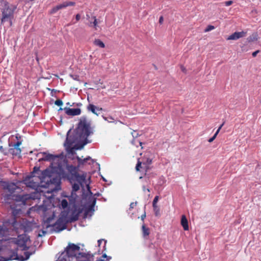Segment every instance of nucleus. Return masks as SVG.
<instances>
[{
  "instance_id": "27",
  "label": "nucleus",
  "mask_w": 261,
  "mask_h": 261,
  "mask_svg": "<svg viewBox=\"0 0 261 261\" xmlns=\"http://www.w3.org/2000/svg\"><path fill=\"white\" fill-rule=\"evenodd\" d=\"M72 191L74 192H76L80 189V185H82V184H80L79 182H72Z\"/></svg>"
},
{
  "instance_id": "57",
  "label": "nucleus",
  "mask_w": 261,
  "mask_h": 261,
  "mask_svg": "<svg viewBox=\"0 0 261 261\" xmlns=\"http://www.w3.org/2000/svg\"><path fill=\"white\" fill-rule=\"evenodd\" d=\"M87 18H89V15L87 14Z\"/></svg>"
},
{
  "instance_id": "47",
  "label": "nucleus",
  "mask_w": 261,
  "mask_h": 261,
  "mask_svg": "<svg viewBox=\"0 0 261 261\" xmlns=\"http://www.w3.org/2000/svg\"><path fill=\"white\" fill-rule=\"evenodd\" d=\"M181 69L182 72H186V68L183 66H181Z\"/></svg>"
},
{
  "instance_id": "30",
  "label": "nucleus",
  "mask_w": 261,
  "mask_h": 261,
  "mask_svg": "<svg viewBox=\"0 0 261 261\" xmlns=\"http://www.w3.org/2000/svg\"><path fill=\"white\" fill-rule=\"evenodd\" d=\"M102 118L106 121H107L109 123H112L113 122L114 118L112 116H109L108 117L102 116Z\"/></svg>"
},
{
  "instance_id": "44",
  "label": "nucleus",
  "mask_w": 261,
  "mask_h": 261,
  "mask_svg": "<svg viewBox=\"0 0 261 261\" xmlns=\"http://www.w3.org/2000/svg\"><path fill=\"white\" fill-rule=\"evenodd\" d=\"M145 217H146V213H145V212H144V213L143 215H142L141 216V220L142 221H144V220L145 218Z\"/></svg>"
},
{
  "instance_id": "23",
  "label": "nucleus",
  "mask_w": 261,
  "mask_h": 261,
  "mask_svg": "<svg viewBox=\"0 0 261 261\" xmlns=\"http://www.w3.org/2000/svg\"><path fill=\"white\" fill-rule=\"evenodd\" d=\"M224 123L223 122L219 127V128H218V129L217 130L216 132L215 133V134H214V135L209 140H208V142H212L216 138V137H217V135L218 134V133H219L220 129H221L222 127L223 126V125H224Z\"/></svg>"
},
{
  "instance_id": "13",
  "label": "nucleus",
  "mask_w": 261,
  "mask_h": 261,
  "mask_svg": "<svg viewBox=\"0 0 261 261\" xmlns=\"http://www.w3.org/2000/svg\"><path fill=\"white\" fill-rule=\"evenodd\" d=\"M68 178L71 184H72V182L74 181L82 184L85 180V176L84 175H80L78 173V172L74 175L72 177H68Z\"/></svg>"
},
{
  "instance_id": "4",
  "label": "nucleus",
  "mask_w": 261,
  "mask_h": 261,
  "mask_svg": "<svg viewBox=\"0 0 261 261\" xmlns=\"http://www.w3.org/2000/svg\"><path fill=\"white\" fill-rule=\"evenodd\" d=\"M2 7L1 10L2 12V23L6 21H9L10 25H12V19L14 18V12L17 8L16 5L10 4L5 0H0Z\"/></svg>"
},
{
  "instance_id": "37",
  "label": "nucleus",
  "mask_w": 261,
  "mask_h": 261,
  "mask_svg": "<svg viewBox=\"0 0 261 261\" xmlns=\"http://www.w3.org/2000/svg\"><path fill=\"white\" fill-rule=\"evenodd\" d=\"M55 105H56L58 106H60L62 105L63 102L61 99H58L55 101Z\"/></svg>"
},
{
  "instance_id": "1",
  "label": "nucleus",
  "mask_w": 261,
  "mask_h": 261,
  "mask_svg": "<svg viewBox=\"0 0 261 261\" xmlns=\"http://www.w3.org/2000/svg\"><path fill=\"white\" fill-rule=\"evenodd\" d=\"M91 121L88 120L86 116H82L79 119L74 133L73 135H70L71 129L67 133L64 146L66 150L69 152H72V145L76 142H80L82 146H84L90 141L88 137L93 134V127H91Z\"/></svg>"
},
{
  "instance_id": "48",
  "label": "nucleus",
  "mask_w": 261,
  "mask_h": 261,
  "mask_svg": "<svg viewBox=\"0 0 261 261\" xmlns=\"http://www.w3.org/2000/svg\"><path fill=\"white\" fill-rule=\"evenodd\" d=\"M82 103L79 102V103H76V106H77V107H81L82 106Z\"/></svg>"
},
{
  "instance_id": "28",
  "label": "nucleus",
  "mask_w": 261,
  "mask_h": 261,
  "mask_svg": "<svg viewBox=\"0 0 261 261\" xmlns=\"http://www.w3.org/2000/svg\"><path fill=\"white\" fill-rule=\"evenodd\" d=\"M68 202L66 199H63L61 201V206L63 208H66L68 206Z\"/></svg>"
},
{
  "instance_id": "3",
  "label": "nucleus",
  "mask_w": 261,
  "mask_h": 261,
  "mask_svg": "<svg viewBox=\"0 0 261 261\" xmlns=\"http://www.w3.org/2000/svg\"><path fill=\"white\" fill-rule=\"evenodd\" d=\"M80 247L73 243L69 244L65 248V253H63L57 261H77L82 256H86L87 253L80 252Z\"/></svg>"
},
{
  "instance_id": "10",
  "label": "nucleus",
  "mask_w": 261,
  "mask_h": 261,
  "mask_svg": "<svg viewBox=\"0 0 261 261\" xmlns=\"http://www.w3.org/2000/svg\"><path fill=\"white\" fill-rule=\"evenodd\" d=\"M43 155V156L40 158L38 160V162H41L42 161H54L56 159L59 158L60 157L61 155H55L53 154H50L49 153H47V152H41L40 153H38L37 154V156H39L40 155Z\"/></svg>"
},
{
  "instance_id": "11",
  "label": "nucleus",
  "mask_w": 261,
  "mask_h": 261,
  "mask_svg": "<svg viewBox=\"0 0 261 261\" xmlns=\"http://www.w3.org/2000/svg\"><path fill=\"white\" fill-rule=\"evenodd\" d=\"M74 5V2L68 1L64 2L63 3L59 4L56 6L54 7V8H53L50 11V13L54 14L61 9L66 8L68 6H73Z\"/></svg>"
},
{
  "instance_id": "41",
  "label": "nucleus",
  "mask_w": 261,
  "mask_h": 261,
  "mask_svg": "<svg viewBox=\"0 0 261 261\" xmlns=\"http://www.w3.org/2000/svg\"><path fill=\"white\" fill-rule=\"evenodd\" d=\"M136 204H137V202H132L130 204V208H133L136 205Z\"/></svg>"
},
{
  "instance_id": "45",
  "label": "nucleus",
  "mask_w": 261,
  "mask_h": 261,
  "mask_svg": "<svg viewBox=\"0 0 261 261\" xmlns=\"http://www.w3.org/2000/svg\"><path fill=\"white\" fill-rule=\"evenodd\" d=\"M163 17L162 16H160V18H159V23L160 24H162L163 22Z\"/></svg>"
},
{
  "instance_id": "34",
  "label": "nucleus",
  "mask_w": 261,
  "mask_h": 261,
  "mask_svg": "<svg viewBox=\"0 0 261 261\" xmlns=\"http://www.w3.org/2000/svg\"><path fill=\"white\" fill-rule=\"evenodd\" d=\"M93 19H94V21H93V23L90 22V26H92V25H91V24H92V23H93V26H94V28L96 29V26H97V19H96V17H95V16H93Z\"/></svg>"
},
{
  "instance_id": "9",
  "label": "nucleus",
  "mask_w": 261,
  "mask_h": 261,
  "mask_svg": "<svg viewBox=\"0 0 261 261\" xmlns=\"http://www.w3.org/2000/svg\"><path fill=\"white\" fill-rule=\"evenodd\" d=\"M29 240V238L26 236H19L16 241V244L20 250L26 251L29 249L27 245Z\"/></svg>"
},
{
  "instance_id": "53",
  "label": "nucleus",
  "mask_w": 261,
  "mask_h": 261,
  "mask_svg": "<svg viewBox=\"0 0 261 261\" xmlns=\"http://www.w3.org/2000/svg\"><path fill=\"white\" fill-rule=\"evenodd\" d=\"M96 261H105L103 259H99V260H97Z\"/></svg>"
},
{
  "instance_id": "16",
  "label": "nucleus",
  "mask_w": 261,
  "mask_h": 261,
  "mask_svg": "<svg viewBox=\"0 0 261 261\" xmlns=\"http://www.w3.org/2000/svg\"><path fill=\"white\" fill-rule=\"evenodd\" d=\"M87 109L88 111L91 112L97 116H98L100 114V112L103 110L102 108L96 107L92 103L87 106Z\"/></svg>"
},
{
  "instance_id": "6",
  "label": "nucleus",
  "mask_w": 261,
  "mask_h": 261,
  "mask_svg": "<svg viewBox=\"0 0 261 261\" xmlns=\"http://www.w3.org/2000/svg\"><path fill=\"white\" fill-rule=\"evenodd\" d=\"M79 214L73 215L70 217L68 220H66V216H62L56 221V222L53 225L55 231L59 232L67 227V223L68 222H74L78 220Z\"/></svg>"
},
{
  "instance_id": "36",
  "label": "nucleus",
  "mask_w": 261,
  "mask_h": 261,
  "mask_svg": "<svg viewBox=\"0 0 261 261\" xmlns=\"http://www.w3.org/2000/svg\"><path fill=\"white\" fill-rule=\"evenodd\" d=\"M21 141H17V142L15 143L13 145V147L14 148H19V146L21 145Z\"/></svg>"
},
{
  "instance_id": "20",
  "label": "nucleus",
  "mask_w": 261,
  "mask_h": 261,
  "mask_svg": "<svg viewBox=\"0 0 261 261\" xmlns=\"http://www.w3.org/2000/svg\"><path fill=\"white\" fill-rule=\"evenodd\" d=\"M258 38V37L257 33H253L247 38V40L248 42H251L257 40Z\"/></svg>"
},
{
  "instance_id": "46",
  "label": "nucleus",
  "mask_w": 261,
  "mask_h": 261,
  "mask_svg": "<svg viewBox=\"0 0 261 261\" xmlns=\"http://www.w3.org/2000/svg\"><path fill=\"white\" fill-rule=\"evenodd\" d=\"M143 190L144 192L147 191L148 192H150V190L148 188H146L145 186H143Z\"/></svg>"
},
{
  "instance_id": "25",
  "label": "nucleus",
  "mask_w": 261,
  "mask_h": 261,
  "mask_svg": "<svg viewBox=\"0 0 261 261\" xmlns=\"http://www.w3.org/2000/svg\"><path fill=\"white\" fill-rule=\"evenodd\" d=\"M94 44L101 48H104L105 47V45L103 42L98 39L94 40Z\"/></svg>"
},
{
  "instance_id": "8",
  "label": "nucleus",
  "mask_w": 261,
  "mask_h": 261,
  "mask_svg": "<svg viewBox=\"0 0 261 261\" xmlns=\"http://www.w3.org/2000/svg\"><path fill=\"white\" fill-rule=\"evenodd\" d=\"M96 202V198L94 196H90L87 201V206L85 207L84 212V217L86 218L89 215V213H91L90 216H91L93 213L94 207Z\"/></svg>"
},
{
  "instance_id": "31",
  "label": "nucleus",
  "mask_w": 261,
  "mask_h": 261,
  "mask_svg": "<svg viewBox=\"0 0 261 261\" xmlns=\"http://www.w3.org/2000/svg\"><path fill=\"white\" fill-rule=\"evenodd\" d=\"M154 214L156 216H159L160 214V208L158 206H153Z\"/></svg>"
},
{
  "instance_id": "17",
  "label": "nucleus",
  "mask_w": 261,
  "mask_h": 261,
  "mask_svg": "<svg viewBox=\"0 0 261 261\" xmlns=\"http://www.w3.org/2000/svg\"><path fill=\"white\" fill-rule=\"evenodd\" d=\"M79 167L74 166L72 165H67L66 169L69 173L68 177H72L74 175L77 173V169Z\"/></svg>"
},
{
  "instance_id": "54",
  "label": "nucleus",
  "mask_w": 261,
  "mask_h": 261,
  "mask_svg": "<svg viewBox=\"0 0 261 261\" xmlns=\"http://www.w3.org/2000/svg\"><path fill=\"white\" fill-rule=\"evenodd\" d=\"M99 194L98 193H97V194H96L95 195H97V196H99Z\"/></svg>"
},
{
  "instance_id": "2",
  "label": "nucleus",
  "mask_w": 261,
  "mask_h": 261,
  "mask_svg": "<svg viewBox=\"0 0 261 261\" xmlns=\"http://www.w3.org/2000/svg\"><path fill=\"white\" fill-rule=\"evenodd\" d=\"M41 176V184L40 187L47 188L50 185H55L57 188L60 186L61 177L57 173L56 167H49L43 170Z\"/></svg>"
},
{
  "instance_id": "24",
  "label": "nucleus",
  "mask_w": 261,
  "mask_h": 261,
  "mask_svg": "<svg viewBox=\"0 0 261 261\" xmlns=\"http://www.w3.org/2000/svg\"><path fill=\"white\" fill-rule=\"evenodd\" d=\"M30 198V196L28 195H18L17 196L16 200L17 201H22L23 203L25 202V200Z\"/></svg>"
},
{
  "instance_id": "55",
  "label": "nucleus",
  "mask_w": 261,
  "mask_h": 261,
  "mask_svg": "<svg viewBox=\"0 0 261 261\" xmlns=\"http://www.w3.org/2000/svg\"><path fill=\"white\" fill-rule=\"evenodd\" d=\"M49 220H50V218H48L47 219V221L49 222Z\"/></svg>"
},
{
  "instance_id": "42",
  "label": "nucleus",
  "mask_w": 261,
  "mask_h": 261,
  "mask_svg": "<svg viewBox=\"0 0 261 261\" xmlns=\"http://www.w3.org/2000/svg\"><path fill=\"white\" fill-rule=\"evenodd\" d=\"M81 18V15L79 14H77L75 16V19L76 21H79Z\"/></svg>"
},
{
  "instance_id": "29",
  "label": "nucleus",
  "mask_w": 261,
  "mask_h": 261,
  "mask_svg": "<svg viewBox=\"0 0 261 261\" xmlns=\"http://www.w3.org/2000/svg\"><path fill=\"white\" fill-rule=\"evenodd\" d=\"M132 143L133 145H136L137 147L139 146V145L141 146L142 144V143L141 142H140V141L137 140H135V139H134L132 141Z\"/></svg>"
},
{
  "instance_id": "15",
  "label": "nucleus",
  "mask_w": 261,
  "mask_h": 261,
  "mask_svg": "<svg viewBox=\"0 0 261 261\" xmlns=\"http://www.w3.org/2000/svg\"><path fill=\"white\" fill-rule=\"evenodd\" d=\"M247 33L244 31L242 32H236L230 35L227 38V40H236L239 38L246 36Z\"/></svg>"
},
{
  "instance_id": "5",
  "label": "nucleus",
  "mask_w": 261,
  "mask_h": 261,
  "mask_svg": "<svg viewBox=\"0 0 261 261\" xmlns=\"http://www.w3.org/2000/svg\"><path fill=\"white\" fill-rule=\"evenodd\" d=\"M43 171L40 170V168L34 167L32 175L27 176L24 180L25 184L29 187L36 189L40 187L41 184V176Z\"/></svg>"
},
{
  "instance_id": "56",
  "label": "nucleus",
  "mask_w": 261,
  "mask_h": 261,
  "mask_svg": "<svg viewBox=\"0 0 261 261\" xmlns=\"http://www.w3.org/2000/svg\"><path fill=\"white\" fill-rule=\"evenodd\" d=\"M3 149V146H0V149Z\"/></svg>"
},
{
  "instance_id": "14",
  "label": "nucleus",
  "mask_w": 261,
  "mask_h": 261,
  "mask_svg": "<svg viewBox=\"0 0 261 261\" xmlns=\"http://www.w3.org/2000/svg\"><path fill=\"white\" fill-rule=\"evenodd\" d=\"M64 110L65 113L69 116H77L81 113V110L80 108L71 109L69 108H64Z\"/></svg>"
},
{
  "instance_id": "35",
  "label": "nucleus",
  "mask_w": 261,
  "mask_h": 261,
  "mask_svg": "<svg viewBox=\"0 0 261 261\" xmlns=\"http://www.w3.org/2000/svg\"><path fill=\"white\" fill-rule=\"evenodd\" d=\"M141 162H140L139 161H138L136 166V169L137 171H140V169L141 168Z\"/></svg>"
},
{
  "instance_id": "43",
  "label": "nucleus",
  "mask_w": 261,
  "mask_h": 261,
  "mask_svg": "<svg viewBox=\"0 0 261 261\" xmlns=\"http://www.w3.org/2000/svg\"><path fill=\"white\" fill-rule=\"evenodd\" d=\"M259 52V50H258L253 52L252 53V56L253 57H255Z\"/></svg>"
},
{
  "instance_id": "22",
  "label": "nucleus",
  "mask_w": 261,
  "mask_h": 261,
  "mask_svg": "<svg viewBox=\"0 0 261 261\" xmlns=\"http://www.w3.org/2000/svg\"><path fill=\"white\" fill-rule=\"evenodd\" d=\"M10 152L15 155H19L21 153V150L20 148H11L10 149Z\"/></svg>"
},
{
  "instance_id": "21",
  "label": "nucleus",
  "mask_w": 261,
  "mask_h": 261,
  "mask_svg": "<svg viewBox=\"0 0 261 261\" xmlns=\"http://www.w3.org/2000/svg\"><path fill=\"white\" fill-rule=\"evenodd\" d=\"M16 187H17V186L15 184L11 183V184H9L7 186V189H8V190L10 193H13V192H15V190H16Z\"/></svg>"
},
{
  "instance_id": "58",
  "label": "nucleus",
  "mask_w": 261,
  "mask_h": 261,
  "mask_svg": "<svg viewBox=\"0 0 261 261\" xmlns=\"http://www.w3.org/2000/svg\"><path fill=\"white\" fill-rule=\"evenodd\" d=\"M102 179H103V180L106 181L105 178H104L103 177H102Z\"/></svg>"
},
{
  "instance_id": "18",
  "label": "nucleus",
  "mask_w": 261,
  "mask_h": 261,
  "mask_svg": "<svg viewBox=\"0 0 261 261\" xmlns=\"http://www.w3.org/2000/svg\"><path fill=\"white\" fill-rule=\"evenodd\" d=\"M181 225L185 230H189L188 221L185 215H182L181 218Z\"/></svg>"
},
{
  "instance_id": "7",
  "label": "nucleus",
  "mask_w": 261,
  "mask_h": 261,
  "mask_svg": "<svg viewBox=\"0 0 261 261\" xmlns=\"http://www.w3.org/2000/svg\"><path fill=\"white\" fill-rule=\"evenodd\" d=\"M32 253H30L28 251H24L23 252V255L21 254H18L15 251H10V255L8 256H7L4 258L5 261H8L10 260L16 259L19 261H25L28 259L32 254Z\"/></svg>"
},
{
  "instance_id": "26",
  "label": "nucleus",
  "mask_w": 261,
  "mask_h": 261,
  "mask_svg": "<svg viewBox=\"0 0 261 261\" xmlns=\"http://www.w3.org/2000/svg\"><path fill=\"white\" fill-rule=\"evenodd\" d=\"M143 236L144 238H146L149 234V230L144 225L142 226Z\"/></svg>"
},
{
  "instance_id": "52",
  "label": "nucleus",
  "mask_w": 261,
  "mask_h": 261,
  "mask_svg": "<svg viewBox=\"0 0 261 261\" xmlns=\"http://www.w3.org/2000/svg\"><path fill=\"white\" fill-rule=\"evenodd\" d=\"M63 110H64V109H62L61 108H60L59 110V111H62Z\"/></svg>"
},
{
  "instance_id": "39",
  "label": "nucleus",
  "mask_w": 261,
  "mask_h": 261,
  "mask_svg": "<svg viewBox=\"0 0 261 261\" xmlns=\"http://www.w3.org/2000/svg\"><path fill=\"white\" fill-rule=\"evenodd\" d=\"M71 77L74 80L79 81V76L77 75H71Z\"/></svg>"
},
{
  "instance_id": "38",
  "label": "nucleus",
  "mask_w": 261,
  "mask_h": 261,
  "mask_svg": "<svg viewBox=\"0 0 261 261\" xmlns=\"http://www.w3.org/2000/svg\"><path fill=\"white\" fill-rule=\"evenodd\" d=\"M233 3V2L232 1H228L225 2V5L226 6H229Z\"/></svg>"
},
{
  "instance_id": "50",
  "label": "nucleus",
  "mask_w": 261,
  "mask_h": 261,
  "mask_svg": "<svg viewBox=\"0 0 261 261\" xmlns=\"http://www.w3.org/2000/svg\"><path fill=\"white\" fill-rule=\"evenodd\" d=\"M3 229V227L0 225V233L2 232Z\"/></svg>"
},
{
  "instance_id": "12",
  "label": "nucleus",
  "mask_w": 261,
  "mask_h": 261,
  "mask_svg": "<svg viewBox=\"0 0 261 261\" xmlns=\"http://www.w3.org/2000/svg\"><path fill=\"white\" fill-rule=\"evenodd\" d=\"M76 159L78 163V167H81L82 166L86 165V164L88 165H92L94 163V160L90 156H87L84 159H82L79 156H76Z\"/></svg>"
},
{
  "instance_id": "19",
  "label": "nucleus",
  "mask_w": 261,
  "mask_h": 261,
  "mask_svg": "<svg viewBox=\"0 0 261 261\" xmlns=\"http://www.w3.org/2000/svg\"><path fill=\"white\" fill-rule=\"evenodd\" d=\"M86 256H82V258L84 259L82 260L81 259H77V261H93V255L90 252H88L86 253Z\"/></svg>"
},
{
  "instance_id": "40",
  "label": "nucleus",
  "mask_w": 261,
  "mask_h": 261,
  "mask_svg": "<svg viewBox=\"0 0 261 261\" xmlns=\"http://www.w3.org/2000/svg\"><path fill=\"white\" fill-rule=\"evenodd\" d=\"M102 241H104V242H105V246H104V247H105L107 241H106V240H103V239L99 240L98 241V245L99 246V245H100Z\"/></svg>"
},
{
  "instance_id": "33",
  "label": "nucleus",
  "mask_w": 261,
  "mask_h": 261,
  "mask_svg": "<svg viewBox=\"0 0 261 261\" xmlns=\"http://www.w3.org/2000/svg\"><path fill=\"white\" fill-rule=\"evenodd\" d=\"M215 29V27L213 26V25H208L206 28L205 29V32H209V31H211L213 30H214Z\"/></svg>"
},
{
  "instance_id": "32",
  "label": "nucleus",
  "mask_w": 261,
  "mask_h": 261,
  "mask_svg": "<svg viewBox=\"0 0 261 261\" xmlns=\"http://www.w3.org/2000/svg\"><path fill=\"white\" fill-rule=\"evenodd\" d=\"M159 196H155V197L154 198V199L153 200V202H152V206H157L156 203L159 200Z\"/></svg>"
},
{
  "instance_id": "51",
  "label": "nucleus",
  "mask_w": 261,
  "mask_h": 261,
  "mask_svg": "<svg viewBox=\"0 0 261 261\" xmlns=\"http://www.w3.org/2000/svg\"><path fill=\"white\" fill-rule=\"evenodd\" d=\"M102 257H107V255H106V254H103V255H102Z\"/></svg>"
},
{
  "instance_id": "59",
  "label": "nucleus",
  "mask_w": 261,
  "mask_h": 261,
  "mask_svg": "<svg viewBox=\"0 0 261 261\" xmlns=\"http://www.w3.org/2000/svg\"><path fill=\"white\" fill-rule=\"evenodd\" d=\"M67 105H69V102L67 103Z\"/></svg>"
},
{
  "instance_id": "49",
  "label": "nucleus",
  "mask_w": 261,
  "mask_h": 261,
  "mask_svg": "<svg viewBox=\"0 0 261 261\" xmlns=\"http://www.w3.org/2000/svg\"><path fill=\"white\" fill-rule=\"evenodd\" d=\"M147 161L148 164H150L151 163V160H150V159H147Z\"/></svg>"
}]
</instances>
